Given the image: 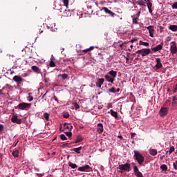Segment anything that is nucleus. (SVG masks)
I'll use <instances>...</instances> for the list:
<instances>
[{"mask_svg": "<svg viewBox=\"0 0 177 177\" xmlns=\"http://www.w3.org/2000/svg\"><path fill=\"white\" fill-rule=\"evenodd\" d=\"M116 169L120 174H123V172H129V171H131V163L126 162L124 165H119Z\"/></svg>", "mask_w": 177, "mask_h": 177, "instance_id": "1", "label": "nucleus"}, {"mask_svg": "<svg viewBox=\"0 0 177 177\" xmlns=\"http://www.w3.org/2000/svg\"><path fill=\"white\" fill-rule=\"evenodd\" d=\"M108 74L104 76V78L108 82H111V84H113L114 82L115 78L117 77V71L111 70L110 71Z\"/></svg>", "mask_w": 177, "mask_h": 177, "instance_id": "2", "label": "nucleus"}, {"mask_svg": "<svg viewBox=\"0 0 177 177\" xmlns=\"http://www.w3.org/2000/svg\"><path fill=\"white\" fill-rule=\"evenodd\" d=\"M134 155H133V158L137 161V162L139 164V165H142L143 162H145V156L139 152V151H133Z\"/></svg>", "mask_w": 177, "mask_h": 177, "instance_id": "3", "label": "nucleus"}, {"mask_svg": "<svg viewBox=\"0 0 177 177\" xmlns=\"http://www.w3.org/2000/svg\"><path fill=\"white\" fill-rule=\"evenodd\" d=\"M151 53V50H150V48H142L141 50H138L136 52L138 55H141L142 57H145V56H147L150 55Z\"/></svg>", "mask_w": 177, "mask_h": 177, "instance_id": "4", "label": "nucleus"}, {"mask_svg": "<svg viewBox=\"0 0 177 177\" xmlns=\"http://www.w3.org/2000/svg\"><path fill=\"white\" fill-rule=\"evenodd\" d=\"M30 108H31V104L26 103V102L20 103L17 106V109H19V110H27Z\"/></svg>", "mask_w": 177, "mask_h": 177, "instance_id": "5", "label": "nucleus"}, {"mask_svg": "<svg viewBox=\"0 0 177 177\" xmlns=\"http://www.w3.org/2000/svg\"><path fill=\"white\" fill-rule=\"evenodd\" d=\"M170 53L174 56V55H176L177 53V46L176 42L171 41L170 43Z\"/></svg>", "mask_w": 177, "mask_h": 177, "instance_id": "6", "label": "nucleus"}, {"mask_svg": "<svg viewBox=\"0 0 177 177\" xmlns=\"http://www.w3.org/2000/svg\"><path fill=\"white\" fill-rule=\"evenodd\" d=\"M139 17H140V11H138L131 16L133 24H139Z\"/></svg>", "mask_w": 177, "mask_h": 177, "instance_id": "7", "label": "nucleus"}, {"mask_svg": "<svg viewBox=\"0 0 177 177\" xmlns=\"http://www.w3.org/2000/svg\"><path fill=\"white\" fill-rule=\"evenodd\" d=\"M78 171L80 172H91L92 171V167L88 165H85L84 166L80 167Z\"/></svg>", "mask_w": 177, "mask_h": 177, "instance_id": "8", "label": "nucleus"}, {"mask_svg": "<svg viewBox=\"0 0 177 177\" xmlns=\"http://www.w3.org/2000/svg\"><path fill=\"white\" fill-rule=\"evenodd\" d=\"M168 111L169 109L167 107H162L159 111L160 117H165V115H168Z\"/></svg>", "mask_w": 177, "mask_h": 177, "instance_id": "9", "label": "nucleus"}, {"mask_svg": "<svg viewBox=\"0 0 177 177\" xmlns=\"http://www.w3.org/2000/svg\"><path fill=\"white\" fill-rule=\"evenodd\" d=\"M147 30H148L149 37H151V38H154V34L156 32L154 26L151 25V26L147 27Z\"/></svg>", "mask_w": 177, "mask_h": 177, "instance_id": "10", "label": "nucleus"}, {"mask_svg": "<svg viewBox=\"0 0 177 177\" xmlns=\"http://www.w3.org/2000/svg\"><path fill=\"white\" fill-rule=\"evenodd\" d=\"M156 65L153 68L155 70H160V68H162V63H161V58H156Z\"/></svg>", "mask_w": 177, "mask_h": 177, "instance_id": "11", "label": "nucleus"}, {"mask_svg": "<svg viewBox=\"0 0 177 177\" xmlns=\"http://www.w3.org/2000/svg\"><path fill=\"white\" fill-rule=\"evenodd\" d=\"M133 171L136 177H143V174L139 171V168H138V166H133Z\"/></svg>", "mask_w": 177, "mask_h": 177, "instance_id": "12", "label": "nucleus"}, {"mask_svg": "<svg viewBox=\"0 0 177 177\" xmlns=\"http://www.w3.org/2000/svg\"><path fill=\"white\" fill-rule=\"evenodd\" d=\"M11 122L14 124H21V119H19L17 115H14L11 118Z\"/></svg>", "mask_w": 177, "mask_h": 177, "instance_id": "13", "label": "nucleus"}, {"mask_svg": "<svg viewBox=\"0 0 177 177\" xmlns=\"http://www.w3.org/2000/svg\"><path fill=\"white\" fill-rule=\"evenodd\" d=\"M104 131V129L103 128V124L98 123L97 124V132L99 133V135H102Z\"/></svg>", "mask_w": 177, "mask_h": 177, "instance_id": "14", "label": "nucleus"}, {"mask_svg": "<svg viewBox=\"0 0 177 177\" xmlns=\"http://www.w3.org/2000/svg\"><path fill=\"white\" fill-rule=\"evenodd\" d=\"M145 2H147V8L149 9V12L151 15H153V10L151 8H153V3L150 2V0H144Z\"/></svg>", "mask_w": 177, "mask_h": 177, "instance_id": "15", "label": "nucleus"}, {"mask_svg": "<svg viewBox=\"0 0 177 177\" xmlns=\"http://www.w3.org/2000/svg\"><path fill=\"white\" fill-rule=\"evenodd\" d=\"M103 84H104V78L97 79V82H95L96 86H97V88H102V85Z\"/></svg>", "mask_w": 177, "mask_h": 177, "instance_id": "16", "label": "nucleus"}, {"mask_svg": "<svg viewBox=\"0 0 177 177\" xmlns=\"http://www.w3.org/2000/svg\"><path fill=\"white\" fill-rule=\"evenodd\" d=\"M102 10H104V12H105V13L109 15L110 16H111L112 17H114V16L115 15V13H114L113 12H112L111 10H109V8L104 7L102 8Z\"/></svg>", "mask_w": 177, "mask_h": 177, "instance_id": "17", "label": "nucleus"}, {"mask_svg": "<svg viewBox=\"0 0 177 177\" xmlns=\"http://www.w3.org/2000/svg\"><path fill=\"white\" fill-rule=\"evenodd\" d=\"M152 52L156 53V52H159V50H162V45L159 44L156 46L155 48H151Z\"/></svg>", "mask_w": 177, "mask_h": 177, "instance_id": "18", "label": "nucleus"}, {"mask_svg": "<svg viewBox=\"0 0 177 177\" xmlns=\"http://www.w3.org/2000/svg\"><path fill=\"white\" fill-rule=\"evenodd\" d=\"M64 129L65 131H71L73 129V125L70 123H65L64 124Z\"/></svg>", "mask_w": 177, "mask_h": 177, "instance_id": "19", "label": "nucleus"}, {"mask_svg": "<svg viewBox=\"0 0 177 177\" xmlns=\"http://www.w3.org/2000/svg\"><path fill=\"white\" fill-rule=\"evenodd\" d=\"M13 80L15 82H23V77H21L20 76L15 75L13 77Z\"/></svg>", "mask_w": 177, "mask_h": 177, "instance_id": "20", "label": "nucleus"}, {"mask_svg": "<svg viewBox=\"0 0 177 177\" xmlns=\"http://www.w3.org/2000/svg\"><path fill=\"white\" fill-rule=\"evenodd\" d=\"M20 152L18 149H15L12 152V156L15 157V158H19Z\"/></svg>", "mask_w": 177, "mask_h": 177, "instance_id": "21", "label": "nucleus"}, {"mask_svg": "<svg viewBox=\"0 0 177 177\" xmlns=\"http://www.w3.org/2000/svg\"><path fill=\"white\" fill-rule=\"evenodd\" d=\"M95 49L94 46H91L90 48L87 49H84L82 50V55H85V53H88V52H91V50H93Z\"/></svg>", "mask_w": 177, "mask_h": 177, "instance_id": "22", "label": "nucleus"}, {"mask_svg": "<svg viewBox=\"0 0 177 177\" xmlns=\"http://www.w3.org/2000/svg\"><path fill=\"white\" fill-rule=\"evenodd\" d=\"M31 68H32V71H34V73H37V74H39V73H41V70L37 66H32L31 67Z\"/></svg>", "mask_w": 177, "mask_h": 177, "instance_id": "23", "label": "nucleus"}, {"mask_svg": "<svg viewBox=\"0 0 177 177\" xmlns=\"http://www.w3.org/2000/svg\"><path fill=\"white\" fill-rule=\"evenodd\" d=\"M110 113L112 117H114V118H118V113L114 111L113 109L110 110Z\"/></svg>", "mask_w": 177, "mask_h": 177, "instance_id": "24", "label": "nucleus"}, {"mask_svg": "<svg viewBox=\"0 0 177 177\" xmlns=\"http://www.w3.org/2000/svg\"><path fill=\"white\" fill-rule=\"evenodd\" d=\"M174 151H175V147L171 146L170 147L169 150L166 151V154L171 155Z\"/></svg>", "mask_w": 177, "mask_h": 177, "instance_id": "25", "label": "nucleus"}, {"mask_svg": "<svg viewBox=\"0 0 177 177\" xmlns=\"http://www.w3.org/2000/svg\"><path fill=\"white\" fill-rule=\"evenodd\" d=\"M81 150H82V147H79L77 148H74L73 151H75L77 154H81Z\"/></svg>", "mask_w": 177, "mask_h": 177, "instance_id": "26", "label": "nucleus"}, {"mask_svg": "<svg viewBox=\"0 0 177 177\" xmlns=\"http://www.w3.org/2000/svg\"><path fill=\"white\" fill-rule=\"evenodd\" d=\"M169 28L171 30V31H173L174 32H176L177 31V26L176 25H171Z\"/></svg>", "mask_w": 177, "mask_h": 177, "instance_id": "27", "label": "nucleus"}, {"mask_svg": "<svg viewBox=\"0 0 177 177\" xmlns=\"http://www.w3.org/2000/svg\"><path fill=\"white\" fill-rule=\"evenodd\" d=\"M149 154L151 156H157V149H149Z\"/></svg>", "mask_w": 177, "mask_h": 177, "instance_id": "28", "label": "nucleus"}, {"mask_svg": "<svg viewBox=\"0 0 177 177\" xmlns=\"http://www.w3.org/2000/svg\"><path fill=\"white\" fill-rule=\"evenodd\" d=\"M136 3L140 6H146V3L143 0H138L137 1Z\"/></svg>", "mask_w": 177, "mask_h": 177, "instance_id": "29", "label": "nucleus"}, {"mask_svg": "<svg viewBox=\"0 0 177 177\" xmlns=\"http://www.w3.org/2000/svg\"><path fill=\"white\" fill-rule=\"evenodd\" d=\"M80 142H82V136L81 135H79L76 137L75 143H80Z\"/></svg>", "mask_w": 177, "mask_h": 177, "instance_id": "30", "label": "nucleus"}, {"mask_svg": "<svg viewBox=\"0 0 177 177\" xmlns=\"http://www.w3.org/2000/svg\"><path fill=\"white\" fill-rule=\"evenodd\" d=\"M58 77H60L62 80H67V78H68V75L64 73L59 75Z\"/></svg>", "mask_w": 177, "mask_h": 177, "instance_id": "31", "label": "nucleus"}, {"mask_svg": "<svg viewBox=\"0 0 177 177\" xmlns=\"http://www.w3.org/2000/svg\"><path fill=\"white\" fill-rule=\"evenodd\" d=\"M32 93H28V96L27 97V100L28 102H32L34 100V97H32Z\"/></svg>", "mask_w": 177, "mask_h": 177, "instance_id": "32", "label": "nucleus"}, {"mask_svg": "<svg viewBox=\"0 0 177 177\" xmlns=\"http://www.w3.org/2000/svg\"><path fill=\"white\" fill-rule=\"evenodd\" d=\"M64 16L68 17V16H71V11L70 10H65L64 12Z\"/></svg>", "mask_w": 177, "mask_h": 177, "instance_id": "33", "label": "nucleus"}, {"mask_svg": "<svg viewBox=\"0 0 177 177\" xmlns=\"http://www.w3.org/2000/svg\"><path fill=\"white\" fill-rule=\"evenodd\" d=\"M139 45H140V46H142L148 47L149 44V43H147V42H145V41L140 40V41H139Z\"/></svg>", "mask_w": 177, "mask_h": 177, "instance_id": "34", "label": "nucleus"}, {"mask_svg": "<svg viewBox=\"0 0 177 177\" xmlns=\"http://www.w3.org/2000/svg\"><path fill=\"white\" fill-rule=\"evenodd\" d=\"M68 165H69V167H71V168H72L73 169H75V168H77V167H78V166H77L76 164H74V163H73V162H68Z\"/></svg>", "mask_w": 177, "mask_h": 177, "instance_id": "35", "label": "nucleus"}, {"mask_svg": "<svg viewBox=\"0 0 177 177\" xmlns=\"http://www.w3.org/2000/svg\"><path fill=\"white\" fill-rule=\"evenodd\" d=\"M37 32H39V34H42V32H44V27L38 26L37 28Z\"/></svg>", "mask_w": 177, "mask_h": 177, "instance_id": "36", "label": "nucleus"}, {"mask_svg": "<svg viewBox=\"0 0 177 177\" xmlns=\"http://www.w3.org/2000/svg\"><path fill=\"white\" fill-rule=\"evenodd\" d=\"M49 66L50 67H56V64L55 63V62H53V58H50Z\"/></svg>", "mask_w": 177, "mask_h": 177, "instance_id": "37", "label": "nucleus"}, {"mask_svg": "<svg viewBox=\"0 0 177 177\" xmlns=\"http://www.w3.org/2000/svg\"><path fill=\"white\" fill-rule=\"evenodd\" d=\"M160 169H162V171H168V166H167V165H162Z\"/></svg>", "mask_w": 177, "mask_h": 177, "instance_id": "38", "label": "nucleus"}, {"mask_svg": "<svg viewBox=\"0 0 177 177\" xmlns=\"http://www.w3.org/2000/svg\"><path fill=\"white\" fill-rule=\"evenodd\" d=\"M62 2L64 5L66 6V8H68V2H70V0H62Z\"/></svg>", "mask_w": 177, "mask_h": 177, "instance_id": "39", "label": "nucleus"}, {"mask_svg": "<svg viewBox=\"0 0 177 177\" xmlns=\"http://www.w3.org/2000/svg\"><path fill=\"white\" fill-rule=\"evenodd\" d=\"M127 42H128V44H129V42H130V44H133V42H138V38L134 37L131 40H130Z\"/></svg>", "mask_w": 177, "mask_h": 177, "instance_id": "40", "label": "nucleus"}, {"mask_svg": "<svg viewBox=\"0 0 177 177\" xmlns=\"http://www.w3.org/2000/svg\"><path fill=\"white\" fill-rule=\"evenodd\" d=\"M44 118L47 121H49V113H45L44 114Z\"/></svg>", "mask_w": 177, "mask_h": 177, "instance_id": "41", "label": "nucleus"}, {"mask_svg": "<svg viewBox=\"0 0 177 177\" xmlns=\"http://www.w3.org/2000/svg\"><path fill=\"white\" fill-rule=\"evenodd\" d=\"M164 104L166 106H171V100H166Z\"/></svg>", "mask_w": 177, "mask_h": 177, "instance_id": "42", "label": "nucleus"}, {"mask_svg": "<svg viewBox=\"0 0 177 177\" xmlns=\"http://www.w3.org/2000/svg\"><path fill=\"white\" fill-rule=\"evenodd\" d=\"M73 104L75 110H78V109H80V104H78V103L74 102V103H73Z\"/></svg>", "mask_w": 177, "mask_h": 177, "instance_id": "43", "label": "nucleus"}, {"mask_svg": "<svg viewBox=\"0 0 177 177\" xmlns=\"http://www.w3.org/2000/svg\"><path fill=\"white\" fill-rule=\"evenodd\" d=\"M60 139H61V140H67V137H66V136L64 134H61Z\"/></svg>", "mask_w": 177, "mask_h": 177, "instance_id": "44", "label": "nucleus"}, {"mask_svg": "<svg viewBox=\"0 0 177 177\" xmlns=\"http://www.w3.org/2000/svg\"><path fill=\"white\" fill-rule=\"evenodd\" d=\"M128 45V41H124L122 44H120V48H122L123 46H127Z\"/></svg>", "mask_w": 177, "mask_h": 177, "instance_id": "45", "label": "nucleus"}, {"mask_svg": "<svg viewBox=\"0 0 177 177\" xmlns=\"http://www.w3.org/2000/svg\"><path fill=\"white\" fill-rule=\"evenodd\" d=\"M66 135L68 138H71L73 136V133H71V131H68V132L66 133Z\"/></svg>", "mask_w": 177, "mask_h": 177, "instance_id": "46", "label": "nucleus"}, {"mask_svg": "<svg viewBox=\"0 0 177 177\" xmlns=\"http://www.w3.org/2000/svg\"><path fill=\"white\" fill-rule=\"evenodd\" d=\"M63 117L64 118H68V117H70V114H68V113H63Z\"/></svg>", "mask_w": 177, "mask_h": 177, "instance_id": "47", "label": "nucleus"}, {"mask_svg": "<svg viewBox=\"0 0 177 177\" xmlns=\"http://www.w3.org/2000/svg\"><path fill=\"white\" fill-rule=\"evenodd\" d=\"M109 92H111L112 93H115L116 91H115V88L112 87L110 90Z\"/></svg>", "mask_w": 177, "mask_h": 177, "instance_id": "48", "label": "nucleus"}, {"mask_svg": "<svg viewBox=\"0 0 177 177\" xmlns=\"http://www.w3.org/2000/svg\"><path fill=\"white\" fill-rule=\"evenodd\" d=\"M172 8L177 9V2L174 3V4L172 5Z\"/></svg>", "mask_w": 177, "mask_h": 177, "instance_id": "49", "label": "nucleus"}, {"mask_svg": "<svg viewBox=\"0 0 177 177\" xmlns=\"http://www.w3.org/2000/svg\"><path fill=\"white\" fill-rule=\"evenodd\" d=\"M173 107H176L177 106V102L176 101H173L172 103H171Z\"/></svg>", "mask_w": 177, "mask_h": 177, "instance_id": "50", "label": "nucleus"}, {"mask_svg": "<svg viewBox=\"0 0 177 177\" xmlns=\"http://www.w3.org/2000/svg\"><path fill=\"white\" fill-rule=\"evenodd\" d=\"M135 136H136V133H131V139H133V138H135Z\"/></svg>", "mask_w": 177, "mask_h": 177, "instance_id": "51", "label": "nucleus"}, {"mask_svg": "<svg viewBox=\"0 0 177 177\" xmlns=\"http://www.w3.org/2000/svg\"><path fill=\"white\" fill-rule=\"evenodd\" d=\"M53 99H54V100H55V102H57V103H59V100L57 99V97L54 96V97H53Z\"/></svg>", "mask_w": 177, "mask_h": 177, "instance_id": "52", "label": "nucleus"}, {"mask_svg": "<svg viewBox=\"0 0 177 177\" xmlns=\"http://www.w3.org/2000/svg\"><path fill=\"white\" fill-rule=\"evenodd\" d=\"M3 131V124H0V132Z\"/></svg>", "mask_w": 177, "mask_h": 177, "instance_id": "53", "label": "nucleus"}, {"mask_svg": "<svg viewBox=\"0 0 177 177\" xmlns=\"http://www.w3.org/2000/svg\"><path fill=\"white\" fill-rule=\"evenodd\" d=\"M2 157H3V154H2V153H0V163L2 161Z\"/></svg>", "mask_w": 177, "mask_h": 177, "instance_id": "54", "label": "nucleus"}, {"mask_svg": "<svg viewBox=\"0 0 177 177\" xmlns=\"http://www.w3.org/2000/svg\"><path fill=\"white\" fill-rule=\"evenodd\" d=\"M176 100H177V96L176 95L173 97V102H176Z\"/></svg>", "mask_w": 177, "mask_h": 177, "instance_id": "55", "label": "nucleus"}, {"mask_svg": "<svg viewBox=\"0 0 177 177\" xmlns=\"http://www.w3.org/2000/svg\"><path fill=\"white\" fill-rule=\"evenodd\" d=\"M3 89H5V88L0 90V95H5V93H3Z\"/></svg>", "mask_w": 177, "mask_h": 177, "instance_id": "56", "label": "nucleus"}, {"mask_svg": "<svg viewBox=\"0 0 177 177\" xmlns=\"http://www.w3.org/2000/svg\"><path fill=\"white\" fill-rule=\"evenodd\" d=\"M166 39L167 42H169L171 41V37H167Z\"/></svg>", "mask_w": 177, "mask_h": 177, "instance_id": "57", "label": "nucleus"}, {"mask_svg": "<svg viewBox=\"0 0 177 177\" xmlns=\"http://www.w3.org/2000/svg\"><path fill=\"white\" fill-rule=\"evenodd\" d=\"M130 48H131V49H129V52H131V50H132V49H133V45H131Z\"/></svg>", "mask_w": 177, "mask_h": 177, "instance_id": "58", "label": "nucleus"}, {"mask_svg": "<svg viewBox=\"0 0 177 177\" xmlns=\"http://www.w3.org/2000/svg\"><path fill=\"white\" fill-rule=\"evenodd\" d=\"M51 30L52 31H55V30H57V28H53V26H51Z\"/></svg>", "mask_w": 177, "mask_h": 177, "instance_id": "59", "label": "nucleus"}, {"mask_svg": "<svg viewBox=\"0 0 177 177\" xmlns=\"http://www.w3.org/2000/svg\"><path fill=\"white\" fill-rule=\"evenodd\" d=\"M118 139H122L123 138L122 136H118Z\"/></svg>", "mask_w": 177, "mask_h": 177, "instance_id": "60", "label": "nucleus"}, {"mask_svg": "<svg viewBox=\"0 0 177 177\" xmlns=\"http://www.w3.org/2000/svg\"><path fill=\"white\" fill-rule=\"evenodd\" d=\"M47 93H48V91H46V93L43 95V97H45V96H46Z\"/></svg>", "mask_w": 177, "mask_h": 177, "instance_id": "61", "label": "nucleus"}, {"mask_svg": "<svg viewBox=\"0 0 177 177\" xmlns=\"http://www.w3.org/2000/svg\"><path fill=\"white\" fill-rule=\"evenodd\" d=\"M17 143H19V141H17V142H15V147L17 146Z\"/></svg>", "mask_w": 177, "mask_h": 177, "instance_id": "62", "label": "nucleus"}, {"mask_svg": "<svg viewBox=\"0 0 177 177\" xmlns=\"http://www.w3.org/2000/svg\"><path fill=\"white\" fill-rule=\"evenodd\" d=\"M116 92H120V88H117Z\"/></svg>", "mask_w": 177, "mask_h": 177, "instance_id": "63", "label": "nucleus"}, {"mask_svg": "<svg viewBox=\"0 0 177 177\" xmlns=\"http://www.w3.org/2000/svg\"><path fill=\"white\" fill-rule=\"evenodd\" d=\"M160 30H162V26H160Z\"/></svg>", "mask_w": 177, "mask_h": 177, "instance_id": "64", "label": "nucleus"}]
</instances>
